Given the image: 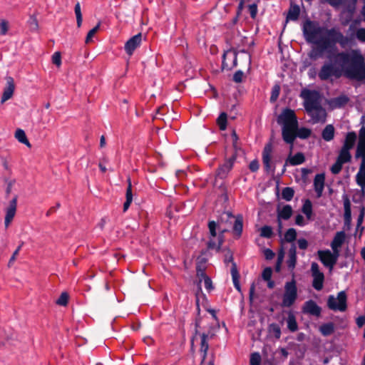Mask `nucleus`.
I'll use <instances>...</instances> for the list:
<instances>
[{"label": "nucleus", "mask_w": 365, "mask_h": 365, "mask_svg": "<svg viewBox=\"0 0 365 365\" xmlns=\"http://www.w3.org/2000/svg\"><path fill=\"white\" fill-rule=\"evenodd\" d=\"M317 76L322 81H333L344 77L349 81L365 83V56L359 49L336 51L329 56Z\"/></svg>", "instance_id": "nucleus-1"}, {"label": "nucleus", "mask_w": 365, "mask_h": 365, "mask_svg": "<svg viewBox=\"0 0 365 365\" xmlns=\"http://www.w3.org/2000/svg\"><path fill=\"white\" fill-rule=\"evenodd\" d=\"M359 21L355 20L349 27V36H345L336 28L327 29L321 26L317 21L306 20L302 26L303 35L309 43H314L320 47V51L312 50L309 54L310 58L317 60L321 56L322 52L329 48H334L336 43L344 47L349 42L357 38L361 42H365V29L359 28L356 30L355 35L353 33L356 29V24Z\"/></svg>", "instance_id": "nucleus-2"}, {"label": "nucleus", "mask_w": 365, "mask_h": 365, "mask_svg": "<svg viewBox=\"0 0 365 365\" xmlns=\"http://www.w3.org/2000/svg\"><path fill=\"white\" fill-rule=\"evenodd\" d=\"M277 122L282 125V139L289 145L291 153L294 147V142L297 138L298 121L294 111L290 108L284 109L278 116Z\"/></svg>", "instance_id": "nucleus-3"}, {"label": "nucleus", "mask_w": 365, "mask_h": 365, "mask_svg": "<svg viewBox=\"0 0 365 365\" xmlns=\"http://www.w3.org/2000/svg\"><path fill=\"white\" fill-rule=\"evenodd\" d=\"M299 96L303 99V106L306 111H309L322 106V96L319 91L303 88Z\"/></svg>", "instance_id": "nucleus-4"}, {"label": "nucleus", "mask_w": 365, "mask_h": 365, "mask_svg": "<svg viewBox=\"0 0 365 365\" xmlns=\"http://www.w3.org/2000/svg\"><path fill=\"white\" fill-rule=\"evenodd\" d=\"M273 145L270 141L265 144L262 153V160L264 166V169L266 173L274 174L276 170V165L278 163H281V158H272Z\"/></svg>", "instance_id": "nucleus-5"}, {"label": "nucleus", "mask_w": 365, "mask_h": 365, "mask_svg": "<svg viewBox=\"0 0 365 365\" xmlns=\"http://www.w3.org/2000/svg\"><path fill=\"white\" fill-rule=\"evenodd\" d=\"M208 229L209 240L207 242V250L219 252L224 242V240H222V234L217 235L218 225L214 220L209 221Z\"/></svg>", "instance_id": "nucleus-6"}, {"label": "nucleus", "mask_w": 365, "mask_h": 365, "mask_svg": "<svg viewBox=\"0 0 365 365\" xmlns=\"http://www.w3.org/2000/svg\"><path fill=\"white\" fill-rule=\"evenodd\" d=\"M297 298V287L296 281L292 279L287 282L284 285V293L282 297V306L284 307H291Z\"/></svg>", "instance_id": "nucleus-7"}, {"label": "nucleus", "mask_w": 365, "mask_h": 365, "mask_svg": "<svg viewBox=\"0 0 365 365\" xmlns=\"http://www.w3.org/2000/svg\"><path fill=\"white\" fill-rule=\"evenodd\" d=\"M327 307L333 311L345 312L347 309V296L345 291L338 292L337 297L329 295Z\"/></svg>", "instance_id": "nucleus-8"}, {"label": "nucleus", "mask_w": 365, "mask_h": 365, "mask_svg": "<svg viewBox=\"0 0 365 365\" xmlns=\"http://www.w3.org/2000/svg\"><path fill=\"white\" fill-rule=\"evenodd\" d=\"M351 155L350 150L341 148L339 155L336 158V162L331 165L330 170L334 175L339 174L343 167V165L351 162Z\"/></svg>", "instance_id": "nucleus-9"}, {"label": "nucleus", "mask_w": 365, "mask_h": 365, "mask_svg": "<svg viewBox=\"0 0 365 365\" xmlns=\"http://www.w3.org/2000/svg\"><path fill=\"white\" fill-rule=\"evenodd\" d=\"M311 271L313 277L312 287L317 291L322 290L324 286V274L319 270L317 262L312 263Z\"/></svg>", "instance_id": "nucleus-10"}, {"label": "nucleus", "mask_w": 365, "mask_h": 365, "mask_svg": "<svg viewBox=\"0 0 365 365\" xmlns=\"http://www.w3.org/2000/svg\"><path fill=\"white\" fill-rule=\"evenodd\" d=\"M237 65V53L234 50H227L222 55V69L232 70Z\"/></svg>", "instance_id": "nucleus-11"}, {"label": "nucleus", "mask_w": 365, "mask_h": 365, "mask_svg": "<svg viewBox=\"0 0 365 365\" xmlns=\"http://www.w3.org/2000/svg\"><path fill=\"white\" fill-rule=\"evenodd\" d=\"M236 160V155H232L230 158L226 159L223 164L220 165L216 171V178L225 179L232 169Z\"/></svg>", "instance_id": "nucleus-12"}, {"label": "nucleus", "mask_w": 365, "mask_h": 365, "mask_svg": "<svg viewBox=\"0 0 365 365\" xmlns=\"http://www.w3.org/2000/svg\"><path fill=\"white\" fill-rule=\"evenodd\" d=\"M306 112L311 117L313 124L319 123H324L327 120L326 110L322 106Z\"/></svg>", "instance_id": "nucleus-13"}, {"label": "nucleus", "mask_w": 365, "mask_h": 365, "mask_svg": "<svg viewBox=\"0 0 365 365\" xmlns=\"http://www.w3.org/2000/svg\"><path fill=\"white\" fill-rule=\"evenodd\" d=\"M292 213H293V210H292L291 205H286L283 206V207L281 210L277 209V221L278 232L279 233L282 232V220H289L292 217Z\"/></svg>", "instance_id": "nucleus-14"}, {"label": "nucleus", "mask_w": 365, "mask_h": 365, "mask_svg": "<svg viewBox=\"0 0 365 365\" xmlns=\"http://www.w3.org/2000/svg\"><path fill=\"white\" fill-rule=\"evenodd\" d=\"M142 42V34L138 33L129 38L125 43L124 48L128 56H132L134 51L140 46Z\"/></svg>", "instance_id": "nucleus-15"}, {"label": "nucleus", "mask_w": 365, "mask_h": 365, "mask_svg": "<svg viewBox=\"0 0 365 365\" xmlns=\"http://www.w3.org/2000/svg\"><path fill=\"white\" fill-rule=\"evenodd\" d=\"M355 158L361 159L359 172L356 175V181L361 188H365V154L356 153Z\"/></svg>", "instance_id": "nucleus-16"}, {"label": "nucleus", "mask_w": 365, "mask_h": 365, "mask_svg": "<svg viewBox=\"0 0 365 365\" xmlns=\"http://www.w3.org/2000/svg\"><path fill=\"white\" fill-rule=\"evenodd\" d=\"M209 349L208 344V334L202 333L200 334V351L202 354V365H214V360L211 359L209 360L207 364H205V359L207 356V352Z\"/></svg>", "instance_id": "nucleus-17"}, {"label": "nucleus", "mask_w": 365, "mask_h": 365, "mask_svg": "<svg viewBox=\"0 0 365 365\" xmlns=\"http://www.w3.org/2000/svg\"><path fill=\"white\" fill-rule=\"evenodd\" d=\"M319 259L322 263L327 267L332 269L334 264L336 263L334 259V256L329 250H319L317 252Z\"/></svg>", "instance_id": "nucleus-18"}, {"label": "nucleus", "mask_w": 365, "mask_h": 365, "mask_svg": "<svg viewBox=\"0 0 365 365\" xmlns=\"http://www.w3.org/2000/svg\"><path fill=\"white\" fill-rule=\"evenodd\" d=\"M17 207V196L16 195L9 202V207L6 210V215L4 219V225L7 228L13 218L15 216Z\"/></svg>", "instance_id": "nucleus-19"}, {"label": "nucleus", "mask_w": 365, "mask_h": 365, "mask_svg": "<svg viewBox=\"0 0 365 365\" xmlns=\"http://www.w3.org/2000/svg\"><path fill=\"white\" fill-rule=\"evenodd\" d=\"M303 312L313 316L319 317L321 314L322 309L317 304L310 299L307 301L303 306Z\"/></svg>", "instance_id": "nucleus-20"}, {"label": "nucleus", "mask_w": 365, "mask_h": 365, "mask_svg": "<svg viewBox=\"0 0 365 365\" xmlns=\"http://www.w3.org/2000/svg\"><path fill=\"white\" fill-rule=\"evenodd\" d=\"M325 182V175L324 173L317 174L314 179V189L318 198L323 194Z\"/></svg>", "instance_id": "nucleus-21"}, {"label": "nucleus", "mask_w": 365, "mask_h": 365, "mask_svg": "<svg viewBox=\"0 0 365 365\" xmlns=\"http://www.w3.org/2000/svg\"><path fill=\"white\" fill-rule=\"evenodd\" d=\"M14 89H15V85H14V81L13 78L8 77L6 78V86L4 90V92H3V94L1 96V103H4L5 101H8L13 96Z\"/></svg>", "instance_id": "nucleus-22"}, {"label": "nucleus", "mask_w": 365, "mask_h": 365, "mask_svg": "<svg viewBox=\"0 0 365 365\" xmlns=\"http://www.w3.org/2000/svg\"><path fill=\"white\" fill-rule=\"evenodd\" d=\"M343 201L344 224L349 226L351 222V209L350 200L346 195H343Z\"/></svg>", "instance_id": "nucleus-23"}, {"label": "nucleus", "mask_w": 365, "mask_h": 365, "mask_svg": "<svg viewBox=\"0 0 365 365\" xmlns=\"http://www.w3.org/2000/svg\"><path fill=\"white\" fill-rule=\"evenodd\" d=\"M305 161V157H304V155L301 153V152H299V153H297L295 155H294L293 156H289V158H287V160H286V163L284 165V168H283V170H282V173H284L285 172V170H286V166L287 165V164L289 163V165H301L303 163H304Z\"/></svg>", "instance_id": "nucleus-24"}, {"label": "nucleus", "mask_w": 365, "mask_h": 365, "mask_svg": "<svg viewBox=\"0 0 365 365\" xmlns=\"http://www.w3.org/2000/svg\"><path fill=\"white\" fill-rule=\"evenodd\" d=\"M297 263V247L294 244H292L288 251V259L287 260V265L288 268L293 270Z\"/></svg>", "instance_id": "nucleus-25"}, {"label": "nucleus", "mask_w": 365, "mask_h": 365, "mask_svg": "<svg viewBox=\"0 0 365 365\" xmlns=\"http://www.w3.org/2000/svg\"><path fill=\"white\" fill-rule=\"evenodd\" d=\"M356 140V133L354 131L348 132L346 135L345 140L341 148L351 150L354 148Z\"/></svg>", "instance_id": "nucleus-26"}, {"label": "nucleus", "mask_w": 365, "mask_h": 365, "mask_svg": "<svg viewBox=\"0 0 365 365\" xmlns=\"http://www.w3.org/2000/svg\"><path fill=\"white\" fill-rule=\"evenodd\" d=\"M243 230V217L241 215H238L235 217V220L232 227V232L236 238H240L242 236Z\"/></svg>", "instance_id": "nucleus-27"}, {"label": "nucleus", "mask_w": 365, "mask_h": 365, "mask_svg": "<svg viewBox=\"0 0 365 365\" xmlns=\"http://www.w3.org/2000/svg\"><path fill=\"white\" fill-rule=\"evenodd\" d=\"M356 153L365 154V125H363L359 131V140Z\"/></svg>", "instance_id": "nucleus-28"}, {"label": "nucleus", "mask_w": 365, "mask_h": 365, "mask_svg": "<svg viewBox=\"0 0 365 365\" xmlns=\"http://www.w3.org/2000/svg\"><path fill=\"white\" fill-rule=\"evenodd\" d=\"M335 129L332 124L327 125L322 132V138L324 140L329 142L334 138Z\"/></svg>", "instance_id": "nucleus-29"}, {"label": "nucleus", "mask_w": 365, "mask_h": 365, "mask_svg": "<svg viewBox=\"0 0 365 365\" xmlns=\"http://www.w3.org/2000/svg\"><path fill=\"white\" fill-rule=\"evenodd\" d=\"M300 14L299 6L297 4H291L288 11L286 19L287 21H297L299 19Z\"/></svg>", "instance_id": "nucleus-30"}, {"label": "nucleus", "mask_w": 365, "mask_h": 365, "mask_svg": "<svg viewBox=\"0 0 365 365\" xmlns=\"http://www.w3.org/2000/svg\"><path fill=\"white\" fill-rule=\"evenodd\" d=\"M346 239V234L344 231L337 232L331 242V247H341Z\"/></svg>", "instance_id": "nucleus-31"}, {"label": "nucleus", "mask_w": 365, "mask_h": 365, "mask_svg": "<svg viewBox=\"0 0 365 365\" xmlns=\"http://www.w3.org/2000/svg\"><path fill=\"white\" fill-rule=\"evenodd\" d=\"M197 275L198 277H200L199 283H198V289L197 292L196 293V304L197 307H199V297L198 294L200 293L202 295L205 296V294L202 293V288H201V282L202 281L205 279L206 277H208L205 270L201 268H197Z\"/></svg>", "instance_id": "nucleus-32"}, {"label": "nucleus", "mask_w": 365, "mask_h": 365, "mask_svg": "<svg viewBox=\"0 0 365 365\" xmlns=\"http://www.w3.org/2000/svg\"><path fill=\"white\" fill-rule=\"evenodd\" d=\"M312 203L311 200L309 199L305 200L302 207V212L309 220L312 219Z\"/></svg>", "instance_id": "nucleus-33"}, {"label": "nucleus", "mask_w": 365, "mask_h": 365, "mask_svg": "<svg viewBox=\"0 0 365 365\" xmlns=\"http://www.w3.org/2000/svg\"><path fill=\"white\" fill-rule=\"evenodd\" d=\"M319 331L323 336H329L334 332V324L332 322L323 324L319 327Z\"/></svg>", "instance_id": "nucleus-34"}, {"label": "nucleus", "mask_w": 365, "mask_h": 365, "mask_svg": "<svg viewBox=\"0 0 365 365\" xmlns=\"http://www.w3.org/2000/svg\"><path fill=\"white\" fill-rule=\"evenodd\" d=\"M231 274L235 287L238 291H240V285L239 282L240 274L235 262H233L232 266L231 267Z\"/></svg>", "instance_id": "nucleus-35"}, {"label": "nucleus", "mask_w": 365, "mask_h": 365, "mask_svg": "<svg viewBox=\"0 0 365 365\" xmlns=\"http://www.w3.org/2000/svg\"><path fill=\"white\" fill-rule=\"evenodd\" d=\"M287 328L291 332H295L298 330V324L295 316L289 313L287 319Z\"/></svg>", "instance_id": "nucleus-36"}, {"label": "nucleus", "mask_w": 365, "mask_h": 365, "mask_svg": "<svg viewBox=\"0 0 365 365\" xmlns=\"http://www.w3.org/2000/svg\"><path fill=\"white\" fill-rule=\"evenodd\" d=\"M15 137L21 143L26 145V146L28 147H31V144L29 141V140L27 139V137L26 135V133L24 132V130H23L22 129H17L16 133H15Z\"/></svg>", "instance_id": "nucleus-37"}, {"label": "nucleus", "mask_w": 365, "mask_h": 365, "mask_svg": "<svg viewBox=\"0 0 365 365\" xmlns=\"http://www.w3.org/2000/svg\"><path fill=\"white\" fill-rule=\"evenodd\" d=\"M349 101V98L346 95H341L333 99V103L337 108H341L346 106Z\"/></svg>", "instance_id": "nucleus-38"}, {"label": "nucleus", "mask_w": 365, "mask_h": 365, "mask_svg": "<svg viewBox=\"0 0 365 365\" xmlns=\"http://www.w3.org/2000/svg\"><path fill=\"white\" fill-rule=\"evenodd\" d=\"M227 113L222 112L217 118V123L220 130H225L227 128Z\"/></svg>", "instance_id": "nucleus-39"}, {"label": "nucleus", "mask_w": 365, "mask_h": 365, "mask_svg": "<svg viewBox=\"0 0 365 365\" xmlns=\"http://www.w3.org/2000/svg\"><path fill=\"white\" fill-rule=\"evenodd\" d=\"M294 195V190L292 187H285L282 190V197L286 201H290Z\"/></svg>", "instance_id": "nucleus-40"}, {"label": "nucleus", "mask_w": 365, "mask_h": 365, "mask_svg": "<svg viewBox=\"0 0 365 365\" xmlns=\"http://www.w3.org/2000/svg\"><path fill=\"white\" fill-rule=\"evenodd\" d=\"M326 1L334 9H339L343 7L346 11V0H326Z\"/></svg>", "instance_id": "nucleus-41"}, {"label": "nucleus", "mask_w": 365, "mask_h": 365, "mask_svg": "<svg viewBox=\"0 0 365 365\" xmlns=\"http://www.w3.org/2000/svg\"><path fill=\"white\" fill-rule=\"evenodd\" d=\"M74 11L76 17V24L78 28H80L83 21V16L81 9V5L79 2H77L75 5Z\"/></svg>", "instance_id": "nucleus-42"}, {"label": "nucleus", "mask_w": 365, "mask_h": 365, "mask_svg": "<svg viewBox=\"0 0 365 365\" xmlns=\"http://www.w3.org/2000/svg\"><path fill=\"white\" fill-rule=\"evenodd\" d=\"M269 333L273 334L274 336L277 339H279L281 337V329L279 326L276 323H272L269 324Z\"/></svg>", "instance_id": "nucleus-43"}, {"label": "nucleus", "mask_w": 365, "mask_h": 365, "mask_svg": "<svg viewBox=\"0 0 365 365\" xmlns=\"http://www.w3.org/2000/svg\"><path fill=\"white\" fill-rule=\"evenodd\" d=\"M312 130L309 128L302 127L299 128L297 127V137L301 139H307L310 137Z\"/></svg>", "instance_id": "nucleus-44"}, {"label": "nucleus", "mask_w": 365, "mask_h": 365, "mask_svg": "<svg viewBox=\"0 0 365 365\" xmlns=\"http://www.w3.org/2000/svg\"><path fill=\"white\" fill-rule=\"evenodd\" d=\"M273 235L272 228L269 225H264L260 229V236L262 237L269 239Z\"/></svg>", "instance_id": "nucleus-45"}, {"label": "nucleus", "mask_w": 365, "mask_h": 365, "mask_svg": "<svg viewBox=\"0 0 365 365\" xmlns=\"http://www.w3.org/2000/svg\"><path fill=\"white\" fill-rule=\"evenodd\" d=\"M297 238V231L294 228H289L284 234V239L288 242H294Z\"/></svg>", "instance_id": "nucleus-46"}, {"label": "nucleus", "mask_w": 365, "mask_h": 365, "mask_svg": "<svg viewBox=\"0 0 365 365\" xmlns=\"http://www.w3.org/2000/svg\"><path fill=\"white\" fill-rule=\"evenodd\" d=\"M357 0H346V11L350 14L355 12L356 8Z\"/></svg>", "instance_id": "nucleus-47"}, {"label": "nucleus", "mask_w": 365, "mask_h": 365, "mask_svg": "<svg viewBox=\"0 0 365 365\" xmlns=\"http://www.w3.org/2000/svg\"><path fill=\"white\" fill-rule=\"evenodd\" d=\"M69 296L66 292H62L56 300V304L61 306H66L68 302Z\"/></svg>", "instance_id": "nucleus-48"}, {"label": "nucleus", "mask_w": 365, "mask_h": 365, "mask_svg": "<svg viewBox=\"0 0 365 365\" xmlns=\"http://www.w3.org/2000/svg\"><path fill=\"white\" fill-rule=\"evenodd\" d=\"M250 365H260L261 356L258 352H254L250 356Z\"/></svg>", "instance_id": "nucleus-49"}, {"label": "nucleus", "mask_w": 365, "mask_h": 365, "mask_svg": "<svg viewBox=\"0 0 365 365\" xmlns=\"http://www.w3.org/2000/svg\"><path fill=\"white\" fill-rule=\"evenodd\" d=\"M279 91H280V87L279 85H275L273 86L272 90L271 96H270L271 102H274L277 101V99L278 98L279 95Z\"/></svg>", "instance_id": "nucleus-50"}, {"label": "nucleus", "mask_w": 365, "mask_h": 365, "mask_svg": "<svg viewBox=\"0 0 365 365\" xmlns=\"http://www.w3.org/2000/svg\"><path fill=\"white\" fill-rule=\"evenodd\" d=\"M248 9H249V12L250 14V17L252 19H255L257 17V11H258L257 4L256 3L250 4L248 6Z\"/></svg>", "instance_id": "nucleus-51"}, {"label": "nucleus", "mask_w": 365, "mask_h": 365, "mask_svg": "<svg viewBox=\"0 0 365 365\" xmlns=\"http://www.w3.org/2000/svg\"><path fill=\"white\" fill-rule=\"evenodd\" d=\"M101 23L98 22V24L93 27L92 29H91L88 33L87 34L86 38V43H88L90 42L93 38V36L95 35V34L97 32V31L99 29Z\"/></svg>", "instance_id": "nucleus-52"}, {"label": "nucleus", "mask_w": 365, "mask_h": 365, "mask_svg": "<svg viewBox=\"0 0 365 365\" xmlns=\"http://www.w3.org/2000/svg\"><path fill=\"white\" fill-rule=\"evenodd\" d=\"M52 63L57 67H60L61 65V56L59 51L55 52L52 56Z\"/></svg>", "instance_id": "nucleus-53"}, {"label": "nucleus", "mask_w": 365, "mask_h": 365, "mask_svg": "<svg viewBox=\"0 0 365 365\" xmlns=\"http://www.w3.org/2000/svg\"><path fill=\"white\" fill-rule=\"evenodd\" d=\"M272 269L271 267H266L264 269L262 273V277L263 278V279L264 281H267V280H269L271 279V277H272Z\"/></svg>", "instance_id": "nucleus-54"}, {"label": "nucleus", "mask_w": 365, "mask_h": 365, "mask_svg": "<svg viewBox=\"0 0 365 365\" xmlns=\"http://www.w3.org/2000/svg\"><path fill=\"white\" fill-rule=\"evenodd\" d=\"M125 197L127 200H133L132 185L130 178H128V187L126 189Z\"/></svg>", "instance_id": "nucleus-55"}, {"label": "nucleus", "mask_w": 365, "mask_h": 365, "mask_svg": "<svg viewBox=\"0 0 365 365\" xmlns=\"http://www.w3.org/2000/svg\"><path fill=\"white\" fill-rule=\"evenodd\" d=\"M205 287L207 292H211L214 289V287L212 285V279L210 277H206L205 279H203Z\"/></svg>", "instance_id": "nucleus-56"}, {"label": "nucleus", "mask_w": 365, "mask_h": 365, "mask_svg": "<svg viewBox=\"0 0 365 365\" xmlns=\"http://www.w3.org/2000/svg\"><path fill=\"white\" fill-rule=\"evenodd\" d=\"M9 29L8 22L6 20L0 21V34L1 35H5Z\"/></svg>", "instance_id": "nucleus-57"}, {"label": "nucleus", "mask_w": 365, "mask_h": 365, "mask_svg": "<svg viewBox=\"0 0 365 365\" xmlns=\"http://www.w3.org/2000/svg\"><path fill=\"white\" fill-rule=\"evenodd\" d=\"M243 76H244V73L242 71H240V70L237 71L233 75V81L235 83H241V82H242Z\"/></svg>", "instance_id": "nucleus-58"}, {"label": "nucleus", "mask_w": 365, "mask_h": 365, "mask_svg": "<svg viewBox=\"0 0 365 365\" xmlns=\"http://www.w3.org/2000/svg\"><path fill=\"white\" fill-rule=\"evenodd\" d=\"M298 247L301 250H306L308 247V242L304 238H300L297 241Z\"/></svg>", "instance_id": "nucleus-59"}, {"label": "nucleus", "mask_w": 365, "mask_h": 365, "mask_svg": "<svg viewBox=\"0 0 365 365\" xmlns=\"http://www.w3.org/2000/svg\"><path fill=\"white\" fill-rule=\"evenodd\" d=\"M295 224L297 225H299L300 227H303L305 225V222H304V217L300 215V214H298L296 215L295 217Z\"/></svg>", "instance_id": "nucleus-60"}, {"label": "nucleus", "mask_w": 365, "mask_h": 365, "mask_svg": "<svg viewBox=\"0 0 365 365\" xmlns=\"http://www.w3.org/2000/svg\"><path fill=\"white\" fill-rule=\"evenodd\" d=\"M259 162L257 160L251 161L249 165V168L252 172H256L259 170Z\"/></svg>", "instance_id": "nucleus-61"}, {"label": "nucleus", "mask_w": 365, "mask_h": 365, "mask_svg": "<svg viewBox=\"0 0 365 365\" xmlns=\"http://www.w3.org/2000/svg\"><path fill=\"white\" fill-rule=\"evenodd\" d=\"M244 4H245V0H240L239 4H238L237 9V16H236V19H235L236 20L241 15L242 11V10L244 9Z\"/></svg>", "instance_id": "nucleus-62"}, {"label": "nucleus", "mask_w": 365, "mask_h": 365, "mask_svg": "<svg viewBox=\"0 0 365 365\" xmlns=\"http://www.w3.org/2000/svg\"><path fill=\"white\" fill-rule=\"evenodd\" d=\"M356 323L359 328H361L365 324V316H359L356 319Z\"/></svg>", "instance_id": "nucleus-63"}, {"label": "nucleus", "mask_w": 365, "mask_h": 365, "mask_svg": "<svg viewBox=\"0 0 365 365\" xmlns=\"http://www.w3.org/2000/svg\"><path fill=\"white\" fill-rule=\"evenodd\" d=\"M264 257H265V258H266L267 259H272V258L274 257V252H273L272 250L269 249V248L266 249V250H264Z\"/></svg>", "instance_id": "nucleus-64"}]
</instances>
